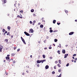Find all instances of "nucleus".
I'll return each instance as SVG.
<instances>
[{
    "label": "nucleus",
    "mask_w": 77,
    "mask_h": 77,
    "mask_svg": "<svg viewBox=\"0 0 77 77\" xmlns=\"http://www.w3.org/2000/svg\"><path fill=\"white\" fill-rule=\"evenodd\" d=\"M24 33H25L26 35V36H30V34H29V33L25 31L24 32Z\"/></svg>",
    "instance_id": "nucleus-1"
},
{
    "label": "nucleus",
    "mask_w": 77,
    "mask_h": 77,
    "mask_svg": "<svg viewBox=\"0 0 77 77\" xmlns=\"http://www.w3.org/2000/svg\"><path fill=\"white\" fill-rule=\"evenodd\" d=\"M6 60H7L8 61H9V62H10L11 60H13V59H10V58H6Z\"/></svg>",
    "instance_id": "nucleus-2"
},
{
    "label": "nucleus",
    "mask_w": 77,
    "mask_h": 77,
    "mask_svg": "<svg viewBox=\"0 0 77 77\" xmlns=\"http://www.w3.org/2000/svg\"><path fill=\"white\" fill-rule=\"evenodd\" d=\"M74 32H71L69 33V35H73L74 33Z\"/></svg>",
    "instance_id": "nucleus-3"
},
{
    "label": "nucleus",
    "mask_w": 77,
    "mask_h": 77,
    "mask_svg": "<svg viewBox=\"0 0 77 77\" xmlns=\"http://www.w3.org/2000/svg\"><path fill=\"white\" fill-rule=\"evenodd\" d=\"M49 68V66L48 65H47L45 66V68L46 69H48Z\"/></svg>",
    "instance_id": "nucleus-4"
},
{
    "label": "nucleus",
    "mask_w": 77,
    "mask_h": 77,
    "mask_svg": "<svg viewBox=\"0 0 77 77\" xmlns=\"http://www.w3.org/2000/svg\"><path fill=\"white\" fill-rule=\"evenodd\" d=\"M41 63V60H38L37 61V63Z\"/></svg>",
    "instance_id": "nucleus-5"
},
{
    "label": "nucleus",
    "mask_w": 77,
    "mask_h": 77,
    "mask_svg": "<svg viewBox=\"0 0 77 77\" xmlns=\"http://www.w3.org/2000/svg\"><path fill=\"white\" fill-rule=\"evenodd\" d=\"M68 56V54H65L64 55V58H66L67 56Z\"/></svg>",
    "instance_id": "nucleus-6"
},
{
    "label": "nucleus",
    "mask_w": 77,
    "mask_h": 77,
    "mask_svg": "<svg viewBox=\"0 0 77 77\" xmlns=\"http://www.w3.org/2000/svg\"><path fill=\"white\" fill-rule=\"evenodd\" d=\"M73 59H74V60H74V62H75V63L76 62V61H77V58H73Z\"/></svg>",
    "instance_id": "nucleus-7"
},
{
    "label": "nucleus",
    "mask_w": 77,
    "mask_h": 77,
    "mask_svg": "<svg viewBox=\"0 0 77 77\" xmlns=\"http://www.w3.org/2000/svg\"><path fill=\"white\" fill-rule=\"evenodd\" d=\"M29 31H30V33H33V30L32 29H30Z\"/></svg>",
    "instance_id": "nucleus-8"
},
{
    "label": "nucleus",
    "mask_w": 77,
    "mask_h": 77,
    "mask_svg": "<svg viewBox=\"0 0 77 77\" xmlns=\"http://www.w3.org/2000/svg\"><path fill=\"white\" fill-rule=\"evenodd\" d=\"M62 53L63 54H65L66 53L65 50V49H63L62 50Z\"/></svg>",
    "instance_id": "nucleus-9"
},
{
    "label": "nucleus",
    "mask_w": 77,
    "mask_h": 77,
    "mask_svg": "<svg viewBox=\"0 0 77 77\" xmlns=\"http://www.w3.org/2000/svg\"><path fill=\"white\" fill-rule=\"evenodd\" d=\"M41 60V62H42V63L44 62H45V61H46V60H45V59L42 60Z\"/></svg>",
    "instance_id": "nucleus-10"
},
{
    "label": "nucleus",
    "mask_w": 77,
    "mask_h": 77,
    "mask_svg": "<svg viewBox=\"0 0 77 77\" xmlns=\"http://www.w3.org/2000/svg\"><path fill=\"white\" fill-rule=\"evenodd\" d=\"M43 27H44V25L42 24H41L40 26V28H43Z\"/></svg>",
    "instance_id": "nucleus-11"
},
{
    "label": "nucleus",
    "mask_w": 77,
    "mask_h": 77,
    "mask_svg": "<svg viewBox=\"0 0 77 77\" xmlns=\"http://www.w3.org/2000/svg\"><path fill=\"white\" fill-rule=\"evenodd\" d=\"M56 20H54L53 21V23L54 24H55V23H56Z\"/></svg>",
    "instance_id": "nucleus-12"
},
{
    "label": "nucleus",
    "mask_w": 77,
    "mask_h": 77,
    "mask_svg": "<svg viewBox=\"0 0 77 77\" xmlns=\"http://www.w3.org/2000/svg\"><path fill=\"white\" fill-rule=\"evenodd\" d=\"M17 17L18 18H22L23 17H20V16L19 15H17Z\"/></svg>",
    "instance_id": "nucleus-13"
},
{
    "label": "nucleus",
    "mask_w": 77,
    "mask_h": 77,
    "mask_svg": "<svg viewBox=\"0 0 77 77\" xmlns=\"http://www.w3.org/2000/svg\"><path fill=\"white\" fill-rule=\"evenodd\" d=\"M64 11H65L66 14H68V11H66V10H64Z\"/></svg>",
    "instance_id": "nucleus-14"
},
{
    "label": "nucleus",
    "mask_w": 77,
    "mask_h": 77,
    "mask_svg": "<svg viewBox=\"0 0 77 77\" xmlns=\"http://www.w3.org/2000/svg\"><path fill=\"white\" fill-rule=\"evenodd\" d=\"M10 56V55H7V57H5V58H9V57Z\"/></svg>",
    "instance_id": "nucleus-15"
},
{
    "label": "nucleus",
    "mask_w": 77,
    "mask_h": 77,
    "mask_svg": "<svg viewBox=\"0 0 77 77\" xmlns=\"http://www.w3.org/2000/svg\"><path fill=\"white\" fill-rule=\"evenodd\" d=\"M54 41L55 42H56L57 41V39H55L54 40Z\"/></svg>",
    "instance_id": "nucleus-16"
},
{
    "label": "nucleus",
    "mask_w": 77,
    "mask_h": 77,
    "mask_svg": "<svg viewBox=\"0 0 77 77\" xmlns=\"http://www.w3.org/2000/svg\"><path fill=\"white\" fill-rule=\"evenodd\" d=\"M31 12H34V10L33 9H32L31 10Z\"/></svg>",
    "instance_id": "nucleus-17"
},
{
    "label": "nucleus",
    "mask_w": 77,
    "mask_h": 77,
    "mask_svg": "<svg viewBox=\"0 0 77 77\" xmlns=\"http://www.w3.org/2000/svg\"><path fill=\"white\" fill-rule=\"evenodd\" d=\"M59 63H60V64H61V63H62L61 62V60H59Z\"/></svg>",
    "instance_id": "nucleus-18"
},
{
    "label": "nucleus",
    "mask_w": 77,
    "mask_h": 77,
    "mask_svg": "<svg viewBox=\"0 0 77 77\" xmlns=\"http://www.w3.org/2000/svg\"><path fill=\"white\" fill-rule=\"evenodd\" d=\"M5 41H6V42H8V39H5Z\"/></svg>",
    "instance_id": "nucleus-19"
},
{
    "label": "nucleus",
    "mask_w": 77,
    "mask_h": 77,
    "mask_svg": "<svg viewBox=\"0 0 77 77\" xmlns=\"http://www.w3.org/2000/svg\"><path fill=\"white\" fill-rule=\"evenodd\" d=\"M53 32V30H52V29L50 30V32L51 33H52V32Z\"/></svg>",
    "instance_id": "nucleus-20"
},
{
    "label": "nucleus",
    "mask_w": 77,
    "mask_h": 77,
    "mask_svg": "<svg viewBox=\"0 0 77 77\" xmlns=\"http://www.w3.org/2000/svg\"><path fill=\"white\" fill-rule=\"evenodd\" d=\"M7 29H8V30H10V29H11V27H10L9 26H8Z\"/></svg>",
    "instance_id": "nucleus-21"
},
{
    "label": "nucleus",
    "mask_w": 77,
    "mask_h": 77,
    "mask_svg": "<svg viewBox=\"0 0 77 77\" xmlns=\"http://www.w3.org/2000/svg\"><path fill=\"white\" fill-rule=\"evenodd\" d=\"M5 31H6V30H5V29H2V31L3 32H5Z\"/></svg>",
    "instance_id": "nucleus-22"
},
{
    "label": "nucleus",
    "mask_w": 77,
    "mask_h": 77,
    "mask_svg": "<svg viewBox=\"0 0 77 77\" xmlns=\"http://www.w3.org/2000/svg\"><path fill=\"white\" fill-rule=\"evenodd\" d=\"M57 66H58V67H60L61 66L60 65V64H57Z\"/></svg>",
    "instance_id": "nucleus-23"
},
{
    "label": "nucleus",
    "mask_w": 77,
    "mask_h": 77,
    "mask_svg": "<svg viewBox=\"0 0 77 77\" xmlns=\"http://www.w3.org/2000/svg\"><path fill=\"white\" fill-rule=\"evenodd\" d=\"M43 58H45V55H43Z\"/></svg>",
    "instance_id": "nucleus-24"
},
{
    "label": "nucleus",
    "mask_w": 77,
    "mask_h": 77,
    "mask_svg": "<svg viewBox=\"0 0 77 77\" xmlns=\"http://www.w3.org/2000/svg\"><path fill=\"white\" fill-rule=\"evenodd\" d=\"M4 3H6V0H4Z\"/></svg>",
    "instance_id": "nucleus-25"
},
{
    "label": "nucleus",
    "mask_w": 77,
    "mask_h": 77,
    "mask_svg": "<svg viewBox=\"0 0 77 77\" xmlns=\"http://www.w3.org/2000/svg\"><path fill=\"white\" fill-rule=\"evenodd\" d=\"M60 51L59 50L58 51L57 53H58L59 54H60Z\"/></svg>",
    "instance_id": "nucleus-26"
},
{
    "label": "nucleus",
    "mask_w": 77,
    "mask_h": 77,
    "mask_svg": "<svg viewBox=\"0 0 77 77\" xmlns=\"http://www.w3.org/2000/svg\"><path fill=\"white\" fill-rule=\"evenodd\" d=\"M52 74H55V72L54 71H53L52 72Z\"/></svg>",
    "instance_id": "nucleus-27"
},
{
    "label": "nucleus",
    "mask_w": 77,
    "mask_h": 77,
    "mask_svg": "<svg viewBox=\"0 0 77 77\" xmlns=\"http://www.w3.org/2000/svg\"><path fill=\"white\" fill-rule=\"evenodd\" d=\"M61 75H62V74L61 73L58 77H61Z\"/></svg>",
    "instance_id": "nucleus-28"
},
{
    "label": "nucleus",
    "mask_w": 77,
    "mask_h": 77,
    "mask_svg": "<svg viewBox=\"0 0 77 77\" xmlns=\"http://www.w3.org/2000/svg\"><path fill=\"white\" fill-rule=\"evenodd\" d=\"M56 66H55L54 67V68L55 69H56Z\"/></svg>",
    "instance_id": "nucleus-29"
},
{
    "label": "nucleus",
    "mask_w": 77,
    "mask_h": 77,
    "mask_svg": "<svg viewBox=\"0 0 77 77\" xmlns=\"http://www.w3.org/2000/svg\"><path fill=\"white\" fill-rule=\"evenodd\" d=\"M60 23H57V25H58V26H59L60 25Z\"/></svg>",
    "instance_id": "nucleus-30"
},
{
    "label": "nucleus",
    "mask_w": 77,
    "mask_h": 77,
    "mask_svg": "<svg viewBox=\"0 0 77 77\" xmlns=\"http://www.w3.org/2000/svg\"><path fill=\"white\" fill-rule=\"evenodd\" d=\"M69 63H67V64L66 65V66H69Z\"/></svg>",
    "instance_id": "nucleus-31"
},
{
    "label": "nucleus",
    "mask_w": 77,
    "mask_h": 77,
    "mask_svg": "<svg viewBox=\"0 0 77 77\" xmlns=\"http://www.w3.org/2000/svg\"><path fill=\"white\" fill-rule=\"evenodd\" d=\"M14 55H15V54H11V56H14Z\"/></svg>",
    "instance_id": "nucleus-32"
},
{
    "label": "nucleus",
    "mask_w": 77,
    "mask_h": 77,
    "mask_svg": "<svg viewBox=\"0 0 77 77\" xmlns=\"http://www.w3.org/2000/svg\"><path fill=\"white\" fill-rule=\"evenodd\" d=\"M59 72H61V70L60 69H59L58 70Z\"/></svg>",
    "instance_id": "nucleus-33"
},
{
    "label": "nucleus",
    "mask_w": 77,
    "mask_h": 77,
    "mask_svg": "<svg viewBox=\"0 0 77 77\" xmlns=\"http://www.w3.org/2000/svg\"><path fill=\"white\" fill-rule=\"evenodd\" d=\"M57 32V30H55L53 31V32Z\"/></svg>",
    "instance_id": "nucleus-34"
},
{
    "label": "nucleus",
    "mask_w": 77,
    "mask_h": 77,
    "mask_svg": "<svg viewBox=\"0 0 77 77\" xmlns=\"http://www.w3.org/2000/svg\"><path fill=\"white\" fill-rule=\"evenodd\" d=\"M10 33V32H8V33H7V35H9Z\"/></svg>",
    "instance_id": "nucleus-35"
},
{
    "label": "nucleus",
    "mask_w": 77,
    "mask_h": 77,
    "mask_svg": "<svg viewBox=\"0 0 77 77\" xmlns=\"http://www.w3.org/2000/svg\"><path fill=\"white\" fill-rule=\"evenodd\" d=\"M23 43L24 44H26V42H25V40L23 42Z\"/></svg>",
    "instance_id": "nucleus-36"
},
{
    "label": "nucleus",
    "mask_w": 77,
    "mask_h": 77,
    "mask_svg": "<svg viewBox=\"0 0 77 77\" xmlns=\"http://www.w3.org/2000/svg\"><path fill=\"white\" fill-rule=\"evenodd\" d=\"M58 63V61H56L55 62V63Z\"/></svg>",
    "instance_id": "nucleus-37"
},
{
    "label": "nucleus",
    "mask_w": 77,
    "mask_h": 77,
    "mask_svg": "<svg viewBox=\"0 0 77 77\" xmlns=\"http://www.w3.org/2000/svg\"><path fill=\"white\" fill-rule=\"evenodd\" d=\"M20 51V49L19 48L17 50V51Z\"/></svg>",
    "instance_id": "nucleus-38"
},
{
    "label": "nucleus",
    "mask_w": 77,
    "mask_h": 77,
    "mask_svg": "<svg viewBox=\"0 0 77 77\" xmlns=\"http://www.w3.org/2000/svg\"><path fill=\"white\" fill-rule=\"evenodd\" d=\"M21 39L22 40H23V39H24V38H23V37H21Z\"/></svg>",
    "instance_id": "nucleus-39"
},
{
    "label": "nucleus",
    "mask_w": 77,
    "mask_h": 77,
    "mask_svg": "<svg viewBox=\"0 0 77 77\" xmlns=\"http://www.w3.org/2000/svg\"><path fill=\"white\" fill-rule=\"evenodd\" d=\"M36 23V20H34V21H33V23Z\"/></svg>",
    "instance_id": "nucleus-40"
},
{
    "label": "nucleus",
    "mask_w": 77,
    "mask_h": 77,
    "mask_svg": "<svg viewBox=\"0 0 77 77\" xmlns=\"http://www.w3.org/2000/svg\"><path fill=\"white\" fill-rule=\"evenodd\" d=\"M73 56H76V54H74L73 55Z\"/></svg>",
    "instance_id": "nucleus-41"
},
{
    "label": "nucleus",
    "mask_w": 77,
    "mask_h": 77,
    "mask_svg": "<svg viewBox=\"0 0 77 77\" xmlns=\"http://www.w3.org/2000/svg\"><path fill=\"white\" fill-rule=\"evenodd\" d=\"M49 49H51V48H52V47H50L49 48Z\"/></svg>",
    "instance_id": "nucleus-42"
},
{
    "label": "nucleus",
    "mask_w": 77,
    "mask_h": 77,
    "mask_svg": "<svg viewBox=\"0 0 77 77\" xmlns=\"http://www.w3.org/2000/svg\"><path fill=\"white\" fill-rule=\"evenodd\" d=\"M48 38H49V37H48V36H47L46 37V39H48Z\"/></svg>",
    "instance_id": "nucleus-43"
},
{
    "label": "nucleus",
    "mask_w": 77,
    "mask_h": 77,
    "mask_svg": "<svg viewBox=\"0 0 77 77\" xmlns=\"http://www.w3.org/2000/svg\"><path fill=\"white\" fill-rule=\"evenodd\" d=\"M13 36H14L13 35H11V38H13Z\"/></svg>",
    "instance_id": "nucleus-44"
},
{
    "label": "nucleus",
    "mask_w": 77,
    "mask_h": 77,
    "mask_svg": "<svg viewBox=\"0 0 77 77\" xmlns=\"http://www.w3.org/2000/svg\"><path fill=\"white\" fill-rule=\"evenodd\" d=\"M30 24H32V22L31 21H30Z\"/></svg>",
    "instance_id": "nucleus-45"
},
{
    "label": "nucleus",
    "mask_w": 77,
    "mask_h": 77,
    "mask_svg": "<svg viewBox=\"0 0 77 77\" xmlns=\"http://www.w3.org/2000/svg\"><path fill=\"white\" fill-rule=\"evenodd\" d=\"M37 66H38V67H39V64H37Z\"/></svg>",
    "instance_id": "nucleus-46"
},
{
    "label": "nucleus",
    "mask_w": 77,
    "mask_h": 77,
    "mask_svg": "<svg viewBox=\"0 0 77 77\" xmlns=\"http://www.w3.org/2000/svg\"><path fill=\"white\" fill-rule=\"evenodd\" d=\"M16 48H16V47H15L14 48V50H15V49H16Z\"/></svg>",
    "instance_id": "nucleus-47"
},
{
    "label": "nucleus",
    "mask_w": 77,
    "mask_h": 77,
    "mask_svg": "<svg viewBox=\"0 0 77 77\" xmlns=\"http://www.w3.org/2000/svg\"><path fill=\"white\" fill-rule=\"evenodd\" d=\"M33 16H36V14H33Z\"/></svg>",
    "instance_id": "nucleus-48"
},
{
    "label": "nucleus",
    "mask_w": 77,
    "mask_h": 77,
    "mask_svg": "<svg viewBox=\"0 0 77 77\" xmlns=\"http://www.w3.org/2000/svg\"><path fill=\"white\" fill-rule=\"evenodd\" d=\"M24 74H25L24 72H23V73H22V75H24Z\"/></svg>",
    "instance_id": "nucleus-49"
},
{
    "label": "nucleus",
    "mask_w": 77,
    "mask_h": 77,
    "mask_svg": "<svg viewBox=\"0 0 77 77\" xmlns=\"http://www.w3.org/2000/svg\"><path fill=\"white\" fill-rule=\"evenodd\" d=\"M13 63H15V61H13Z\"/></svg>",
    "instance_id": "nucleus-50"
},
{
    "label": "nucleus",
    "mask_w": 77,
    "mask_h": 77,
    "mask_svg": "<svg viewBox=\"0 0 77 77\" xmlns=\"http://www.w3.org/2000/svg\"><path fill=\"white\" fill-rule=\"evenodd\" d=\"M68 45H65V47H68Z\"/></svg>",
    "instance_id": "nucleus-51"
},
{
    "label": "nucleus",
    "mask_w": 77,
    "mask_h": 77,
    "mask_svg": "<svg viewBox=\"0 0 77 77\" xmlns=\"http://www.w3.org/2000/svg\"><path fill=\"white\" fill-rule=\"evenodd\" d=\"M45 50H47V48H44Z\"/></svg>",
    "instance_id": "nucleus-52"
},
{
    "label": "nucleus",
    "mask_w": 77,
    "mask_h": 77,
    "mask_svg": "<svg viewBox=\"0 0 77 77\" xmlns=\"http://www.w3.org/2000/svg\"><path fill=\"white\" fill-rule=\"evenodd\" d=\"M5 33H8V32L7 31H5Z\"/></svg>",
    "instance_id": "nucleus-53"
},
{
    "label": "nucleus",
    "mask_w": 77,
    "mask_h": 77,
    "mask_svg": "<svg viewBox=\"0 0 77 77\" xmlns=\"http://www.w3.org/2000/svg\"><path fill=\"white\" fill-rule=\"evenodd\" d=\"M42 22H44V23H45V20H42Z\"/></svg>",
    "instance_id": "nucleus-54"
},
{
    "label": "nucleus",
    "mask_w": 77,
    "mask_h": 77,
    "mask_svg": "<svg viewBox=\"0 0 77 77\" xmlns=\"http://www.w3.org/2000/svg\"><path fill=\"white\" fill-rule=\"evenodd\" d=\"M38 25H40L41 24V23H38Z\"/></svg>",
    "instance_id": "nucleus-55"
},
{
    "label": "nucleus",
    "mask_w": 77,
    "mask_h": 77,
    "mask_svg": "<svg viewBox=\"0 0 77 77\" xmlns=\"http://www.w3.org/2000/svg\"><path fill=\"white\" fill-rule=\"evenodd\" d=\"M22 41H23H23H24V39H23V40H22Z\"/></svg>",
    "instance_id": "nucleus-56"
},
{
    "label": "nucleus",
    "mask_w": 77,
    "mask_h": 77,
    "mask_svg": "<svg viewBox=\"0 0 77 77\" xmlns=\"http://www.w3.org/2000/svg\"><path fill=\"white\" fill-rule=\"evenodd\" d=\"M20 12H21V13H22V12H23V11L22 10L21 11H20Z\"/></svg>",
    "instance_id": "nucleus-57"
},
{
    "label": "nucleus",
    "mask_w": 77,
    "mask_h": 77,
    "mask_svg": "<svg viewBox=\"0 0 77 77\" xmlns=\"http://www.w3.org/2000/svg\"><path fill=\"white\" fill-rule=\"evenodd\" d=\"M51 29H52V28L50 27V28L49 29H50V30H52Z\"/></svg>",
    "instance_id": "nucleus-58"
},
{
    "label": "nucleus",
    "mask_w": 77,
    "mask_h": 77,
    "mask_svg": "<svg viewBox=\"0 0 77 77\" xmlns=\"http://www.w3.org/2000/svg\"><path fill=\"white\" fill-rule=\"evenodd\" d=\"M45 41H46V40H45L44 41V42L45 43Z\"/></svg>",
    "instance_id": "nucleus-59"
},
{
    "label": "nucleus",
    "mask_w": 77,
    "mask_h": 77,
    "mask_svg": "<svg viewBox=\"0 0 77 77\" xmlns=\"http://www.w3.org/2000/svg\"><path fill=\"white\" fill-rule=\"evenodd\" d=\"M72 62H74V60H72Z\"/></svg>",
    "instance_id": "nucleus-60"
},
{
    "label": "nucleus",
    "mask_w": 77,
    "mask_h": 77,
    "mask_svg": "<svg viewBox=\"0 0 77 77\" xmlns=\"http://www.w3.org/2000/svg\"><path fill=\"white\" fill-rule=\"evenodd\" d=\"M42 20H44V17H42Z\"/></svg>",
    "instance_id": "nucleus-61"
},
{
    "label": "nucleus",
    "mask_w": 77,
    "mask_h": 77,
    "mask_svg": "<svg viewBox=\"0 0 77 77\" xmlns=\"http://www.w3.org/2000/svg\"><path fill=\"white\" fill-rule=\"evenodd\" d=\"M0 50H2V48H0Z\"/></svg>",
    "instance_id": "nucleus-62"
},
{
    "label": "nucleus",
    "mask_w": 77,
    "mask_h": 77,
    "mask_svg": "<svg viewBox=\"0 0 77 77\" xmlns=\"http://www.w3.org/2000/svg\"><path fill=\"white\" fill-rule=\"evenodd\" d=\"M32 25H35V23H33Z\"/></svg>",
    "instance_id": "nucleus-63"
},
{
    "label": "nucleus",
    "mask_w": 77,
    "mask_h": 77,
    "mask_svg": "<svg viewBox=\"0 0 77 77\" xmlns=\"http://www.w3.org/2000/svg\"><path fill=\"white\" fill-rule=\"evenodd\" d=\"M5 73L6 74V75H8V73Z\"/></svg>",
    "instance_id": "nucleus-64"
}]
</instances>
